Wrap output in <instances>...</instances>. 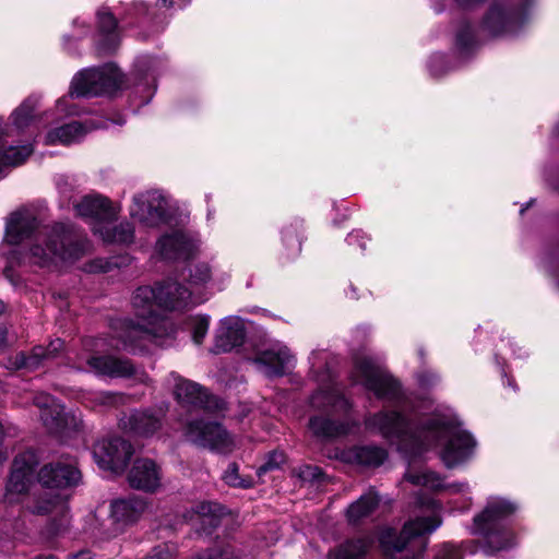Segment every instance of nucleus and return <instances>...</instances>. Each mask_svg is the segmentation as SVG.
<instances>
[{"label":"nucleus","mask_w":559,"mask_h":559,"mask_svg":"<svg viewBox=\"0 0 559 559\" xmlns=\"http://www.w3.org/2000/svg\"><path fill=\"white\" fill-rule=\"evenodd\" d=\"M367 426L386 439L409 442L418 449L442 445L440 456L448 467L469 459L476 445L473 437L454 419L440 415L425 419L420 427L414 429L412 420L401 414L380 412L367 419Z\"/></svg>","instance_id":"nucleus-1"},{"label":"nucleus","mask_w":559,"mask_h":559,"mask_svg":"<svg viewBox=\"0 0 559 559\" xmlns=\"http://www.w3.org/2000/svg\"><path fill=\"white\" fill-rule=\"evenodd\" d=\"M132 304L135 321L122 324L119 338L126 349H143L148 343H157L173 332L170 322L160 316L159 308L183 309L191 304V293L187 287L169 280L156 287H139Z\"/></svg>","instance_id":"nucleus-2"},{"label":"nucleus","mask_w":559,"mask_h":559,"mask_svg":"<svg viewBox=\"0 0 559 559\" xmlns=\"http://www.w3.org/2000/svg\"><path fill=\"white\" fill-rule=\"evenodd\" d=\"M87 238L64 224H56L36 239L29 249V261L40 266L58 262L73 263L91 251Z\"/></svg>","instance_id":"nucleus-3"},{"label":"nucleus","mask_w":559,"mask_h":559,"mask_svg":"<svg viewBox=\"0 0 559 559\" xmlns=\"http://www.w3.org/2000/svg\"><path fill=\"white\" fill-rule=\"evenodd\" d=\"M440 525L438 515L417 518L406 522L399 535L393 528H384L379 537L380 544L390 552L389 559H418L426 548V536Z\"/></svg>","instance_id":"nucleus-4"},{"label":"nucleus","mask_w":559,"mask_h":559,"mask_svg":"<svg viewBox=\"0 0 559 559\" xmlns=\"http://www.w3.org/2000/svg\"><path fill=\"white\" fill-rule=\"evenodd\" d=\"M99 343L95 338L83 341V349L76 356V365L80 370L109 378H126L133 374L134 367L128 359L99 354Z\"/></svg>","instance_id":"nucleus-5"},{"label":"nucleus","mask_w":559,"mask_h":559,"mask_svg":"<svg viewBox=\"0 0 559 559\" xmlns=\"http://www.w3.org/2000/svg\"><path fill=\"white\" fill-rule=\"evenodd\" d=\"M123 83V75L114 64L103 68L86 69L72 80L70 96H98L118 90Z\"/></svg>","instance_id":"nucleus-6"},{"label":"nucleus","mask_w":559,"mask_h":559,"mask_svg":"<svg viewBox=\"0 0 559 559\" xmlns=\"http://www.w3.org/2000/svg\"><path fill=\"white\" fill-rule=\"evenodd\" d=\"M355 383L364 385L379 399L393 400L400 395V384L370 357H357L352 372Z\"/></svg>","instance_id":"nucleus-7"},{"label":"nucleus","mask_w":559,"mask_h":559,"mask_svg":"<svg viewBox=\"0 0 559 559\" xmlns=\"http://www.w3.org/2000/svg\"><path fill=\"white\" fill-rule=\"evenodd\" d=\"M133 454L132 444L120 437L99 440L94 444L93 455L104 471L121 473Z\"/></svg>","instance_id":"nucleus-8"},{"label":"nucleus","mask_w":559,"mask_h":559,"mask_svg":"<svg viewBox=\"0 0 559 559\" xmlns=\"http://www.w3.org/2000/svg\"><path fill=\"white\" fill-rule=\"evenodd\" d=\"M185 436L191 443L211 450L230 452L234 448L233 438L217 423L190 421L186 427Z\"/></svg>","instance_id":"nucleus-9"},{"label":"nucleus","mask_w":559,"mask_h":559,"mask_svg":"<svg viewBox=\"0 0 559 559\" xmlns=\"http://www.w3.org/2000/svg\"><path fill=\"white\" fill-rule=\"evenodd\" d=\"M37 465L38 459L34 451L23 452L14 459L12 473L5 487L7 502H16L19 497L28 490Z\"/></svg>","instance_id":"nucleus-10"},{"label":"nucleus","mask_w":559,"mask_h":559,"mask_svg":"<svg viewBox=\"0 0 559 559\" xmlns=\"http://www.w3.org/2000/svg\"><path fill=\"white\" fill-rule=\"evenodd\" d=\"M167 201L158 191L136 194L130 207L131 216L148 227H155L167 219Z\"/></svg>","instance_id":"nucleus-11"},{"label":"nucleus","mask_w":559,"mask_h":559,"mask_svg":"<svg viewBox=\"0 0 559 559\" xmlns=\"http://www.w3.org/2000/svg\"><path fill=\"white\" fill-rule=\"evenodd\" d=\"M515 510V504L508 500L501 498L490 499L483 512L474 518L473 533L487 536L490 545H492L493 531L497 528L498 523L513 514Z\"/></svg>","instance_id":"nucleus-12"},{"label":"nucleus","mask_w":559,"mask_h":559,"mask_svg":"<svg viewBox=\"0 0 559 559\" xmlns=\"http://www.w3.org/2000/svg\"><path fill=\"white\" fill-rule=\"evenodd\" d=\"M69 496L64 493L51 495L45 492L43 496L36 498L28 509L32 513L38 515L51 514L53 522L51 524L52 534L58 535L69 525Z\"/></svg>","instance_id":"nucleus-13"},{"label":"nucleus","mask_w":559,"mask_h":559,"mask_svg":"<svg viewBox=\"0 0 559 559\" xmlns=\"http://www.w3.org/2000/svg\"><path fill=\"white\" fill-rule=\"evenodd\" d=\"M170 378L175 382V397L183 407L204 408L207 411L222 408L217 399L211 396L198 383L185 380L174 372L170 374Z\"/></svg>","instance_id":"nucleus-14"},{"label":"nucleus","mask_w":559,"mask_h":559,"mask_svg":"<svg viewBox=\"0 0 559 559\" xmlns=\"http://www.w3.org/2000/svg\"><path fill=\"white\" fill-rule=\"evenodd\" d=\"M81 472L71 461H57L44 465L38 472V481L47 489H67L76 486Z\"/></svg>","instance_id":"nucleus-15"},{"label":"nucleus","mask_w":559,"mask_h":559,"mask_svg":"<svg viewBox=\"0 0 559 559\" xmlns=\"http://www.w3.org/2000/svg\"><path fill=\"white\" fill-rule=\"evenodd\" d=\"M162 479L160 466L148 457L136 459L128 473L130 486L145 492H155L162 486Z\"/></svg>","instance_id":"nucleus-16"},{"label":"nucleus","mask_w":559,"mask_h":559,"mask_svg":"<svg viewBox=\"0 0 559 559\" xmlns=\"http://www.w3.org/2000/svg\"><path fill=\"white\" fill-rule=\"evenodd\" d=\"M252 361L266 376H282L292 366L293 356L285 345L274 343L259 350Z\"/></svg>","instance_id":"nucleus-17"},{"label":"nucleus","mask_w":559,"mask_h":559,"mask_svg":"<svg viewBox=\"0 0 559 559\" xmlns=\"http://www.w3.org/2000/svg\"><path fill=\"white\" fill-rule=\"evenodd\" d=\"M195 241L183 231L163 236L156 245L158 253L166 260L188 259L197 251Z\"/></svg>","instance_id":"nucleus-18"},{"label":"nucleus","mask_w":559,"mask_h":559,"mask_svg":"<svg viewBox=\"0 0 559 559\" xmlns=\"http://www.w3.org/2000/svg\"><path fill=\"white\" fill-rule=\"evenodd\" d=\"M163 418L164 412L162 409H144L132 412L121 423L124 429L130 430L134 435L150 437L162 428Z\"/></svg>","instance_id":"nucleus-19"},{"label":"nucleus","mask_w":559,"mask_h":559,"mask_svg":"<svg viewBox=\"0 0 559 559\" xmlns=\"http://www.w3.org/2000/svg\"><path fill=\"white\" fill-rule=\"evenodd\" d=\"M78 215L93 219L99 225L111 222L117 217L118 210L107 198L102 195H86L76 205Z\"/></svg>","instance_id":"nucleus-20"},{"label":"nucleus","mask_w":559,"mask_h":559,"mask_svg":"<svg viewBox=\"0 0 559 559\" xmlns=\"http://www.w3.org/2000/svg\"><path fill=\"white\" fill-rule=\"evenodd\" d=\"M245 340V329L241 321L236 318H226L222 320L215 335L213 352L215 354L230 352L236 346L242 344Z\"/></svg>","instance_id":"nucleus-21"},{"label":"nucleus","mask_w":559,"mask_h":559,"mask_svg":"<svg viewBox=\"0 0 559 559\" xmlns=\"http://www.w3.org/2000/svg\"><path fill=\"white\" fill-rule=\"evenodd\" d=\"M147 502L144 498L132 497L129 499L116 500L111 503V519L114 523L122 528L136 522L147 510Z\"/></svg>","instance_id":"nucleus-22"},{"label":"nucleus","mask_w":559,"mask_h":559,"mask_svg":"<svg viewBox=\"0 0 559 559\" xmlns=\"http://www.w3.org/2000/svg\"><path fill=\"white\" fill-rule=\"evenodd\" d=\"M37 226V219L32 212L26 210L15 212L7 224L5 239L11 245H19L28 238Z\"/></svg>","instance_id":"nucleus-23"},{"label":"nucleus","mask_w":559,"mask_h":559,"mask_svg":"<svg viewBox=\"0 0 559 559\" xmlns=\"http://www.w3.org/2000/svg\"><path fill=\"white\" fill-rule=\"evenodd\" d=\"M99 126L92 121L81 123L78 121L70 122L60 128L50 131L46 136L47 144H70L79 141L88 130L96 129Z\"/></svg>","instance_id":"nucleus-24"},{"label":"nucleus","mask_w":559,"mask_h":559,"mask_svg":"<svg viewBox=\"0 0 559 559\" xmlns=\"http://www.w3.org/2000/svg\"><path fill=\"white\" fill-rule=\"evenodd\" d=\"M225 513V509L216 502H200L195 506L191 520L194 525L200 524L205 533L219 525L221 519Z\"/></svg>","instance_id":"nucleus-25"},{"label":"nucleus","mask_w":559,"mask_h":559,"mask_svg":"<svg viewBox=\"0 0 559 559\" xmlns=\"http://www.w3.org/2000/svg\"><path fill=\"white\" fill-rule=\"evenodd\" d=\"M515 20L514 11L507 10L501 4H495L485 19V25L491 33L498 35L511 32Z\"/></svg>","instance_id":"nucleus-26"},{"label":"nucleus","mask_w":559,"mask_h":559,"mask_svg":"<svg viewBox=\"0 0 559 559\" xmlns=\"http://www.w3.org/2000/svg\"><path fill=\"white\" fill-rule=\"evenodd\" d=\"M404 478L415 486H423V487L429 488L431 490L450 489L454 492H459V491H463V489L465 487H467L466 484H460V485L453 484V485L445 487L443 485V480L440 478V476L430 471H420V472L408 471L405 474Z\"/></svg>","instance_id":"nucleus-27"},{"label":"nucleus","mask_w":559,"mask_h":559,"mask_svg":"<svg viewBox=\"0 0 559 559\" xmlns=\"http://www.w3.org/2000/svg\"><path fill=\"white\" fill-rule=\"evenodd\" d=\"M348 459L364 467H378L386 459V451L374 445L358 447L349 452Z\"/></svg>","instance_id":"nucleus-28"},{"label":"nucleus","mask_w":559,"mask_h":559,"mask_svg":"<svg viewBox=\"0 0 559 559\" xmlns=\"http://www.w3.org/2000/svg\"><path fill=\"white\" fill-rule=\"evenodd\" d=\"M35 404L40 408V419L49 429L57 428L62 421L63 408L50 395H38Z\"/></svg>","instance_id":"nucleus-29"},{"label":"nucleus","mask_w":559,"mask_h":559,"mask_svg":"<svg viewBox=\"0 0 559 559\" xmlns=\"http://www.w3.org/2000/svg\"><path fill=\"white\" fill-rule=\"evenodd\" d=\"M379 501L378 495L372 490L362 495L357 501L348 507L346 512L348 522L355 524L370 515L378 507Z\"/></svg>","instance_id":"nucleus-30"},{"label":"nucleus","mask_w":559,"mask_h":559,"mask_svg":"<svg viewBox=\"0 0 559 559\" xmlns=\"http://www.w3.org/2000/svg\"><path fill=\"white\" fill-rule=\"evenodd\" d=\"M93 230L107 243L129 245L134 239V230L130 223H121L114 228L95 226Z\"/></svg>","instance_id":"nucleus-31"},{"label":"nucleus","mask_w":559,"mask_h":559,"mask_svg":"<svg viewBox=\"0 0 559 559\" xmlns=\"http://www.w3.org/2000/svg\"><path fill=\"white\" fill-rule=\"evenodd\" d=\"M369 547L366 539L347 540L335 547L328 555V559H361Z\"/></svg>","instance_id":"nucleus-32"},{"label":"nucleus","mask_w":559,"mask_h":559,"mask_svg":"<svg viewBox=\"0 0 559 559\" xmlns=\"http://www.w3.org/2000/svg\"><path fill=\"white\" fill-rule=\"evenodd\" d=\"M309 428L313 435L321 438H333L348 431L347 425L337 424L322 416H314L310 418Z\"/></svg>","instance_id":"nucleus-33"},{"label":"nucleus","mask_w":559,"mask_h":559,"mask_svg":"<svg viewBox=\"0 0 559 559\" xmlns=\"http://www.w3.org/2000/svg\"><path fill=\"white\" fill-rule=\"evenodd\" d=\"M63 349V342L60 338L53 340L47 347L36 346L32 354L25 358L23 365L27 368L37 367L44 359H52Z\"/></svg>","instance_id":"nucleus-34"},{"label":"nucleus","mask_w":559,"mask_h":559,"mask_svg":"<svg viewBox=\"0 0 559 559\" xmlns=\"http://www.w3.org/2000/svg\"><path fill=\"white\" fill-rule=\"evenodd\" d=\"M98 19V26L100 32L106 33L108 35L109 44L107 47H99L100 51L108 52L115 49L116 47V40L115 36L112 35V32L117 27V21L114 17V15L110 12H107L105 10H99L97 13Z\"/></svg>","instance_id":"nucleus-35"},{"label":"nucleus","mask_w":559,"mask_h":559,"mask_svg":"<svg viewBox=\"0 0 559 559\" xmlns=\"http://www.w3.org/2000/svg\"><path fill=\"white\" fill-rule=\"evenodd\" d=\"M37 105V99L27 98L13 114L12 121L17 129L27 127L32 119Z\"/></svg>","instance_id":"nucleus-36"},{"label":"nucleus","mask_w":559,"mask_h":559,"mask_svg":"<svg viewBox=\"0 0 559 559\" xmlns=\"http://www.w3.org/2000/svg\"><path fill=\"white\" fill-rule=\"evenodd\" d=\"M347 405V401L335 390L319 391L311 397V405L317 409H323L328 406Z\"/></svg>","instance_id":"nucleus-37"},{"label":"nucleus","mask_w":559,"mask_h":559,"mask_svg":"<svg viewBox=\"0 0 559 559\" xmlns=\"http://www.w3.org/2000/svg\"><path fill=\"white\" fill-rule=\"evenodd\" d=\"M225 483L233 487H250V481H245L240 478L238 474V466L235 463H231L228 465L227 469L224 473L223 476Z\"/></svg>","instance_id":"nucleus-38"},{"label":"nucleus","mask_w":559,"mask_h":559,"mask_svg":"<svg viewBox=\"0 0 559 559\" xmlns=\"http://www.w3.org/2000/svg\"><path fill=\"white\" fill-rule=\"evenodd\" d=\"M209 330V319L198 317L192 320V338L195 344H201Z\"/></svg>","instance_id":"nucleus-39"},{"label":"nucleus","mask_w":559,"mask_h":559,"mask_svg":"<svg viewBox=\"0 0 559 559\" xmlns=\"http://www.w3.org/2000/svg\"><path fill=\"white\" fill-rule=\"evenodd\" d=\"M212 276L211 267L205 263H200L191 271V282L195 285H202L210 281Z\"/></svg>","instance_id":"nucleus-40"},{"label":"nucleus","mask_w":559,"mask_h":559,"mask_svg":"<svg viewBox=\"0 0 559 559\" xmlns=\"http://www.w3.org/2000/svg\"><path fill=\"white\" fill-rule=\"evenodd\" d=\"M284 462L285 455L283 452H272L266 462L259 467L258 475L261 476L269 471L278 468Z\"/></svg>","instance_id":"nucleus-41"},{"label":"nucleus","mask_w":559,"mask_h":559,"mask_svg":"<svg viewBox=\"0 0 559 559\" xmlns=\"http://www.w3.org/2000/svg\"><path fill=\"white\" fill-rule=\"evenodd\" d=\"M197 559H238V557L235 556L234 549L230 546H227L222 549H212L207 552L201 554Z\"/></svg>","instance_id":"nucleus-42"},{"label":"nucleus","mask_w":559,"mask_h":559,"mask_svg":"<svg viewBox=\"0 0 559 559\" xmlns=\"http://www.w3.org/2000/svg\"><path fill=\"white\" fill-rule=\"evenodd\" d=\"M493 536H495L493 544L490 545V543H488L489 547L492 550L498 551V550L504 549L511 545V536L509 534H507L506 532H501L499 530V525L493 531ZM485 537L488 538L487 536H485ZM487 542H489V539H487Z\"/></svg>","instance_id":"nucleus-43"},{"label":"nucleus","mask_w":559,"mask_h":559,"mask_svg":"<svg viewBox=\"0 0 559 559\" xmlns=\"http://www.w3.org/2000/svg\"><path fill=\"white\" fill-rule=\"evenodd\" d=\"M461 552L456 547L445 544L440 548L436 559H461Z\"/></svg>","instance_id":"nucleus-44"},{"label":"nucleus","mask_w":559,"mask_h":559,"mask_svg":"<svg viewBox=\"0 0 559 559\" xmlns=\"http://www.w3.org/2000/svg\"><path fill=\"white\" fill-rule=\"evenodd\" d=\"M473 33L468 25H465L462 31L456 36V44L462 48L465 49L469 47V45L473 41Z\"/></svg>","instance_id":"nucleus-45"},{"label":"nucleus","mask_w":559,"mask_h":559,"mask_svg":"<svg viewBox=\"0 0 559 559\" xmlns=\"http://www.w3.org/2000/svg\"><path fill=\"white\" fill-rule=\"evenodd\" d=\"M146 559H173V552L167 545L158 546Z\"/></svg>","instance_id":"nucleus-46"},{"label":"nucleus","mask_w":559,"mask_h":559,"mask_svg":"<svg viewBox=\"0 0 559 559\" xmlns=\"http://www.w3.org/2000/svg\"><path fill=\"white\" fill-rule=\"evenodd\" d=\"M108 266V263L105 262L104 260L102 259H97V260H93L91 261L85 270L87 272H91V273H94V272H106L107 271V267Z\"/></svg>","instance_id":"nucleus-47"},{"label":"nucleus","mask_w":559,"mask_h":559,"mask_svg":"<svg viewBox=\"0 0 559 559\" xmlns=\"http://www.w3.org/2000/svg\"><path fill=\"white\" fill-rule=\"evenodd\" d=\"M98 399H99V402L104 405H114L121 400V397L119 395H117L115 393H110V392L100 393Z\"/></svg>","instance_id":"nucleus-48"},{"label":"nucleus","mask_w":559,"mask_h":559,"mask_svg":"<svg viewBox=\"0 0 559 559\" xmlns=\"http://www.w3.org/2000/svg\"><path fill=\"white\" fill-rule=\"evenodd\" d=\"M320 474V469L316 466H305L300 471V477L302 479H310V478H317Z\"/></svg>","instance_id":"nucleus-49"},{"label":"nucleus","mask_w":559,"mask_h":559,"mask_svg":"<svg viewBox=\"0 0 559 559\" xmlns=\"http://www.w3.org/2000/svg\"><path fill=\"white\" fill-rule=\"evenodd\" d=\"M364 236L361 231H353L347 237V242L349 245L358 243L361 249H365L366 243L362 240Z\"/></svg>","instance_id":"nucleus-50"},{"label":"nucleus","mask_w":559,"mask_h":559,"mask_svg":"<svg viewBox=\"0 0 559 559\" xmlns=\"http://www.w3.org/2000/svg\"><path fill=\"white\" fill-rule=\"evenodd\" d=\"M157 2L167 8H183L189 0H158Z\"/></svg>","instance_id":"nucleus-51"},{"label":"nucleus","mask_w":559,"mask_h":559,"mask_svg":"<svg viewBox=\"0 0 559 559\" xmlns=\"http://www.w3.org/2000/svg\"><path fill=\"white\" fill-rule=\"evenodd\" d=\"M3 437V429H2V426L0 425V439ZM8 459V455L5 452H3L1 449H0V464L2 462H4L5 460Z\"/></svg>","instance_id":"nucleus-52"},{"label":"nucleus","mask_w":559,"mask_h":559,"mask_svg":"<svg viewBox=\"0 0 559 559\" xmlns=\"http://www.w3.org/2000/svg\"><path fill=\"white\" fill-rule=\"evenodd\" d=\"M7 343V331L4 329L0 330V347L4 346Z\"/></svg>","instance_id":"nucleus-53"},{"label":"nucleus","mask_w":559,"mask_h":559,"mask_svg":"<svg viewBox=\"0 0 559 559\" xmlns=\"http://www.w3.org/2000/svg\"><path fill=\"white\" fill-rule=\"evenodd\" d=\"M66 100H67L66 98H61V99H59V100H58V105H57V106H58V107H61V106L63 105V103H66Z\"/></svg>","instance_id":"nucleus-54"},{"label":"nucleus","mask_w":559,"mask_h":559,"mask_svg":"<svg viewBox=\"0 0 559 559\" xmlns=\"http://www.w3.org/2000/svg\"><path fill=\"white\" fill-rule=\"evenodd\" d=\"M4 311V304L0 300V314Z\"/></svg>","instance_id":"nucleus-55"}]
</instances>
